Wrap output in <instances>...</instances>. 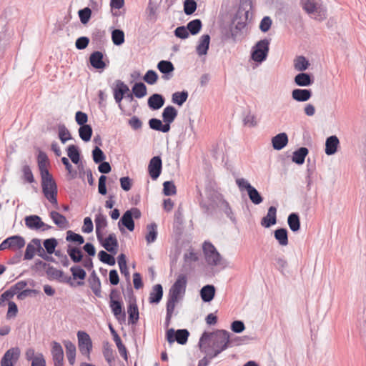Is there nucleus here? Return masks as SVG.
Listing matches in <instances>:
<instances>
[{
    "label": "nucleus",
    "instance_id": "1",
    "mask_svg": "<svg viewBox=\"0 0 366 366\" xmlns=\"http://www.w3.org/2000/svg\"><path fill=\"white\" fill-rule=\"evenodd\" d=\"M249 13V9L243 5L239 6L229 26L223 29L222 31V41L235 44L243 39Z\"/></svg>",
    "mask_w": 366,
    "mask_h": 366
},
{
    "label": "nucleus",
    "instance_id": "2",
    "mask_svg": "<svg viewBox=\"0 0 366 366\" xmlns=\"http://www.w3.org/2000/svg\"><path fill=\"white\" fill-rule=\"evenodd\" d=\"M210 341L213 349L222 352L229 347V332L224 330H217L212 332L204 331L199 338L198 346L202 347V345L208 344Z\"/></svg>",
    "mask_w": 366,
    "mask_h": 366
},
{
    "label": "nucleus",
    "instance_id": "3",
    "mask_svg": "<svg viewBox=\"0 0 366 366\" xmlns=\"http://www.w3.org/2000/svg\"><path fill=\"white\" fill-rule=\"evenodd\" d=\"M205 193L209 202L207 203L204 199H199V207L204 214L212 215L219 203H222L224 199L222 194L209 186L206 187Z\"/></svg>",
    "mask_w": 366,
    "mask_h": 366
},
{
    "label": "nucleus",
    "instance_id": "4",
    "mask_svg": "<svg viewBox=\"0 0 366 366\" xmlns=\"http://www.w3.org/2000/svg\"><path fill=\"white\" fill-rule=\"evenodd\" d=\"M187 277L185 274H179L170 287L167 305L175 307L179 297L184 295L187 287Z\"/></svg>",
    "mask_w": 366,
    "mask_h": 366
},
{
    "label": "nucleus",
    "instance_id": "5",
    "mask_svg": "<svg viewBox=\"0 0 366 366\" xmlns=\"http://www.w3.org/2000/svg\"><path fill=\"white\" fill-rule=\"evenodd\" d=\"M301 3L303 9L308 14H312L315 19L322 21L326 18L327 10L320 0H301Z\"/></svg>",
    "mask_w": 366,
    "mask_h": 366
},
{
    "label": "nucleus",
    "instance_id": "6",
    "mask_svg": "<svg viewBox=\"0 0 366 366\" xmlns=\"http://www.w3.org/2000/svg\"><path fill=\"white\" fill-rule=\"evenodd\" d=\"M203 252L205 256L206 262L211 266L223 265L226 264L218 252L215 247L209 242H204L202 246Z\"/></svg>",
    "mask_w": 366,
    "mask_h": 366
},
{
    "label": "nucleus",
    "instance_id": "7",
    "mask_svg": "<svg viewBox=\"0 0 366 366\" xmlns=\"http://www.w3.org/2000/svg\"><path fill=\"white\" fill-rule=\"evenodd\" d=\"M269 50V40L267 39L257 41L251 51V59L259 64L267 59Z\"/></svg>",
    "mask_w": 366,
    "mask_h": 366
},
{
    "label": "nucleus",
    "instance_id": "8",
    "mask_svg": "<svg viewBox=\"0 0 366 366\" xmlns=\"http://www.w3.org/2000/svg\"><path fill=\"white\" fill-rule=\"evenodd\" d=\"M189 336V332L187 329L176 330L174 328H170L167 330L165 337L169 344L177 342L178 344L183 345L187 342Z\"/></svg>",
    "mask_w": 366,
    "mask_h": 366
},
{
    "label": "nucleus",
    "instance_id": "9",
    "mask_svg": "<svg viewBox=\"0 0 366 366\" xmlns=\"http://www.w3.org/2000/svg\"><path fill=\"white\" fill-rule=\"evenodd\" d=\"M42 192L46 199L53 204L55 208H58L57 194L58 189L55 180L46 182L41 184Z\"/></svg>",
    "mask_w": 366,
    "mask_h": 366
},
{
    "label": "nucleus",
    "instance_id": "10",
    "mask_svg": "<svg viewBox=\"0 0 366 366\" xmlns=\"http://www.w3.org/2000/svg\"><path fill=\"white\" fill-rule=\"evenodd\" d=\"M78 347L83 355L89 356L92 350V342L87 332L79 330L77 332Z\"/></svg>",
    "mask_w": 366,
    "mask_h": 366
},
{
    "label": "nucleus",
    "instance_id": "11",
    "mask_svg": "<svg viewBox=\"0 0 366 366\" xmlns=\"http://www.w3.org/2000/svg\"><path fill=\"white\" fill-rule=\"evenodd\" d=\"M25 245L24 239L19 235H13L5 239L0 244V251L6 249H21Z\"/></svg>",
    "mask_w": 366,
    "mask_h": 366
},
{
    "label": "nucleus",
    "instance_id": "12",
    "mask_svg": "<svg viewBox=\"0 0 366 366\" xmlns=\"http://www.w3.org/2000/svg\"><path fill=\"white\" fill-rule=\"evenodd\" d=\"M115 86L113 88L114 98L115 102L118 104L120 109H123L122 106V101L125 95L129 92V86L122 81L117 79L114 82Z\"/></svg>",
    "mask_w": 366,
    "mask_h": 366
},
{
    "label": "nucleus",
    "instance_id": "13",
    "mask_svg": "<svg viewBox=\"0 0 366 366\" xmlns=\"http://www.w3.org/2000/svg\"><path fill=\"white\" fill-rule=\"evenodd\" d=\"M21 351L18 347L8 350L1 360V366H14L20 357Z\"/></svg>",
    "mask_w": 366,
    "mask_h": 366
},
{
    "label": "nucleus",
    "instance_id": "14",
    "mask_svg": "<svg viewBox=\"0 0 366 366\" xmlns=\"http://www.w3.org/2000/svg\"><path fill=\"white\" fill-rule=\"evenodd\" d=\"M162 170V161L160 156L153 157L148 164V172L153 180H156L160 176Z\"/></svg>",
    "mask_w": 366,
    "mask_h": 366
},
{
    "label": "nucleus",
    "instance_id": "15",
    "mask_svg": "<svg viewBox=\"0 0 366 366\" xmlns=\"http://www.w3.org/2000/svg\"><path fill=\"white\" fill-rule=\"evenodd\" d=\"M99 242L109 252L113 254H117L119 243L114 233L109 234L106 238H104V234H102V239L99 241Z\"/></svg>",
    "mask_w": 366,
    "mask_h": 366
},
{
    "label": "nucleus",
    "instance_id": "16",
    "mask_svg": "<svg viewBox=\"0 0 366 366\" xmlns=\"http://www.w3.org/2000/svg\"><path fill=\"white\" fill-rule=\"evenodd\" d=\"M109 307L116 319L120 324L126 321V313L122 300L109 301Z\"/></svg>",
    "mask_w": 366,
    "mask_h": 366
},
{
    "label": "nucleus",
    "instance_id": "17",
    "mask_svg": "<svg viewBox=\"0 0 366 366\" xmlns=\"http://www.w3.org/2000/svg\"><path fill=\"white\" fill-rule=\"evenodd\" d=\"M157 69L162 74V79L169 80L173 76L174 71V64L169 60H161L157 65Z\"/></svg>",
    "mask_w": 366,
    "mask_h": 366
},
{
    "label": "nucleus",
    "instance_id": "18",
    "mask_svg": "<svg viewBox=\"0 0 366 366\" xmlns=\"http://www.w3.org/2000/svg\"><path fill=\"white\" fill-rule=\"evenodd\" d=\"M101 208L99 209V212L95 216V227H96V234L98 241H101L102 239V234H104L102 230L104 229L107 225V217L101 212Z\"/></svg>",
    "mask_w": 366,
    "mask_h": 366
},
{
    "label": "nucleus",
    "instance_id": "19",
    "mask_svg": "<svg viewBox=\"0 0 366 366\" xmlns=\"http://www.w3.org/2000/svg\"><path fill=\"white\" fill-rule=\"evenodd\" d=\"M51 355L54 366H64V350L57 342H52Z\"/></svg>",
    "mask_w": 366,
    "mask_h": 366
},
{
    "label": "nucleus",
    "instance_id": "20",
    "mask_svg": "<svg viewBox=\"0 0 366 366\" xmlns=\"http://www.w3.org/2000/svg\"><path fill=\"white\" fill-rule=\"evenodd\" d=\"M89 63L96 69H104L107 64L104 60V54L100 51H94L90 54Z\"/></svg>",
    "mask_w": 366,
    "mask_h": 366
},
{
    "label": "nucleus",
    "instance_id": "21",
    "mask_svg": "<svg viewBox=\"0 0 366 366\" xmlns=\"http://www.w3.org/2000/svg\"><path fill=\"white\" fill-rule=\"evenodd\" d=\"M118 227L122 234L125 232L124 227H126L130 232L134 231L135 223L131 217L130 212H125L123 214L118 222Z\"/></svg>",
    "mask_w": 366,
    "mask_h": 366
},
{
    "label": "nucleus",
    "instance_id": "22",
    "mask_svg": "<svg viewBox=\"0 0 366 366\" xmlns=\"http://www.w3.org/2000/svg\"><path fill=\"white\" fill-rule=\"evenodd\" d=\"M294 82L299 86H310L314 83V76L310 73L302 71L295 76Z\"/></svg>",
    "mask_w": 366,
    "mask_h": 366
},
{
    "label": "nucleus",
    "instance_id": "23",
    "mask_svg": "<svg viewBox=\"0 0 366 366\" xmlns=\"http://www.w3.org/2000/svg\"><path fill=\"white\" fill-rule=\"evenodd\" d=\"M46 272L49 279H56L60 282L72 285V282H71V279L70 277L64 276L63 271L59 270L51 265L48 268V269L46 270Z\"/></svg>",
    "mask_w": 366,
    "mask_h": 366
},
{
    "label": "nucleus",
    "instance_id": "24",
    "mask_svg": "<svg viewBox=\"0 0 366 366\" xmlns=\"http://www.w3.org/2000/svg\"><path fill=\"white\" fill-rule=\"evenodd\" d=\"M277 223V208L274 206L269 207L267 214L261 220V225L269 228Z\"/></svg>",
    "mask_w": 366,
    "mask_h": 366
},
{
    "label": "nucleus",
    "instance_id": "25",
    "mask_svg": "<svg viewBox=\"0 0 366 366\" xmlns=\"http://www.w3.org/2000/svg\"><path fill=\"white\" fill-rule=\"evenodd\" d=\"M312 96V92L310 89H295L292 92V98L299 102H307Z\"/></svg>",
    "mask_w": 366,
    "mask_h": 366
},
{
    "label": "nucleus",
    "instance_id": "26",
    "mask_svg": "<svg viewBox=\"0 0 366 366\" xmlns=\"http://www.w3.org/2000/svg\"><path fill=\"white\" fill-rule=\"evenodd\" d=\"M177 114L178 112L174 107L171 105L167 106L162 113V121L167 126H170L177 117Z\"/></svg>",
    "mask_w": 366,
    "mask_h": 366
},
{
    "label": "nucleus",
    "instance_id": "27",
    "mask_svg": "<svg viewBox=\"0 0 366 366\" xmlns=\"http://www.w3.org/2000/svg\"><path fill=\"white\" fill-rule=\"evenodd\" d=\"M165 103V98L160 94H153L147 100L148 107L152 110H158L162 108Z\"/></svg>",
    "mask_w": 366,
    "mask_h": 366
},
{
    "label": "nucleus",
    "instance_id": "28",
    "mask_svg": "<svg viewBox=\"0 0 366 366\" xmlns=\"http://www.w3.org/2000/svg\"><path fill=\"white\" fill-rule=\"evenodd\" d=\"M288 143V136L285 132L279 133L272 138V147L275 150H281Z\"/></svg>",
    "mask_w": 366,
    "mask_h": 366
},
{
    "label": "nucleus",
    "instance_id": "29",
    "mask_svg": "<svg viewBox=\"0 0 366 366\" xmlns=\"http://www.w3.org/2000/svg\"><path fill=\"white\" fill-rule=\"evenodd\" d=\"M339 139L335 135H332L327 138L325 142V154L328 156L335 154L337 151L339 146Z\"/></svg>",
    "mask_w": 366,
    "mask_h": 366
},
{
    "label": "nucleus",
    "instance_id": "30",
    "mask_svg": "<svg viewBox=\"0 0 366 366\" xmlns=\"http://www.w3.org/2000/svg\"><path fill=\"white\" fill-rule=\"evenodd\" d=\"M25 225L30 229L39 230L41 226L44 225V222L41 218L36 214L26 216L24 219Z\"/></svg>",
    "mask_w": 366,
    "mask_h": 366
},
{
    "label": "nucleus",
    "instance_id": "31",
    "mask_svg": "<svg viewBox=\"0 0 366 366\" xmlns=\"http://www.w3.org/2000/svg\"><path fill=\"white\" fill-rule=\"evenodd\" d=\"M216 289L213 285H206L200 290V297L203 302H209L215 296Z\"/></svg>",
    "mask_w": 366,
    "mask_h": 366
},
{
    "label": "nucleus",
    "instance_id": "32",
    "mask_svg": "<svg viewBox=\"0 0 366 366\" xmlns=\"http://www.w3.org/2000/svg\"><path fill=\"white\" fill-rule=\"evenodd\" d=\"M210 36L209 34L202 35L199 40V44L196 47V51L199 56L205 55L209 48Z\"/></svg>",
    "mask_w": 366,
    "mask_h": 366
},
{
    "label": "nucleus",
    "instance_id": "33",
    "mask_svg": "<svg viewBox=\"0 0 366 366\" xmlns=\"http://www.w3.org/2000/svg\"><path fill=\"white\" fill-rule=\"evenodd\" d=\"M92 41L97 47L101 48L106 41L105 31L98 28L94 29L92 34Z\"/></svg>",
    "mask_w": 366,
    "mask_h": 366
},
{
    "label": "nucleus",
    "instance_id": "34",
    "mask_svg": "<svg viewBox=\"0 0 366 366\" xmlns=\"http://www.w3.org/2000/svg\"><path fill=\"white\" fill-rule=\"evenodd\" d=\"M148 124L150 129L162 133L169 132L171 128L170 126H167V124L163 123V121L157 118L150 119L148 122Z\"/></svg>",
    "mask_w": 366,
    "mask_h": 366
},
{
    "label": "nucleus",
    "instance_id": "35",
    "mask_svg": "<svg viewBox=\"0 0 366 366\" xmlns=\"http://www.w3.org/2000/svg\"><path fill=\"white\" fill-rule=\"evenodd\" d=\"M54 223L60 229H66L69 227V222L63 214L56 211H51L49 214Z\"/></svg>",
    "mask_w": 366,
    "mask_h": 366
},
{
    "label": "nucleus",
    "instance_id": "36",
    "mask_svg": "<svg viewBox=\"0 0 366 366\" xmlns=\"http://www.w3.org/2000/svg\"><path fill=\"white\" fill-rule=\"evenodd\" d=\"M163 297V287L162 285L157 284L152 287L149 294V302L150 304H158Z\"/></svg>",
    "mask_w": 366,
    "mask_h": 366
},
{
    "label": "nucleus",
    "instance_id": "37",
    "mask_svg": "<svg viewBox=\"0 0 366 366\" xmlns=\"http://www.w3.org/2000/svg\"><path fill=\"white\" fill-rule=\"evenodd\" d=\"M128 323L135 325L139 320V312L137 302H130L127 307Z\"/></svg>",
    "mask_w": 366,
    "mask_h": 366
},
{
    "label": "nucleus",
    "instance_id": "38",
    "mask_svg": "<svg viewBox=\"0 0 366 366\" xmlns=\"http://www.w3.org/2000/svg\"><path fill=\"white\" fill-rule=\"evenodd\" d=\"M309 153V149L307 147H302L296 149L293 154L292 160L293 162L298 165H302L305 161V158Z\"/></svg>",
    "mask_w": 366,
    "mask_h": 366
},
{
    "label": "nucleus",
    "instance_id": "39",
    "mask_svg": "<svg viewBox=\"0 0 366 366\" xmlns=\"http://www.w3.org/2000/svg\"><path fill=\"white\" fill-rule=\"evenodd\" d=\"M64 345L66 349V355L68 362L71 365H74L76 360V346L70 340L64 341Z\"/></svg>",
    "mask_w": 366,
    "mask_h": 366
},
{
    "label": "nucleus",
    "instance_id": "40",
    "mask_svg": "<svg viewBox=\"0 0 366 366\" xmlns=\"http://www.w3.org/2000/svg\"><path fill=\"white\" fill-rule=\"evenodd\" d=\"M67 254L74 263H79L82 261L84 254L81 249L76 247H72L69 244L67 247Z\"/></svg>",
    "mask_w": 366,
    "mask_h": 366
},
{
    "label": "nucleus",
    "instance_id": "41",
    "mask_svg": "<svg viewBox=\"0 0 366 366\" xmlns=\"http://www.w3.org/2000/svg\"><path fill=\"white\" fill-rule=\"evenodd\" d=\"M70 272H71L74 280H80L77 282V285H80V286L83 285H84L83 280L86 277V271L83 268H81L80 266L74 265L70 268Z\"/></svg>",
    "mask_w": 366,
    "mask_h": 366
},
{
    "label": "nucleus",
    "instance_id": "42",
    "mask_svg": "<svg viewBox=\"0 0 366 366\" xmlns=\"http://www.w3.org/2000/svg\"><path fill=\"white\" fill-rule=\"evenodd\" d=\"M66 151L68 157L74 164H79V163L81 162V154L76 145H69Z\"/></svg>",
    "mask_w": 366,
    "mask_h": 366
},
{
    "label": "nucleus",
    "instance_id": "43",
    "mask_svg": "<svg viewBox=\"0 0 366 366\" xmlns=\"http://www.w3.org/2000/svg\"><path fill=\"white\" fill-rule=\"evenodd\" d=\"M274 237L282 246L288 244V232L286 228H277L274 231Z\"/></svg>",
    "mask_w": 366,
    "mask_h": 366
},
{
    "label": "nucleus",
    "instance_id": "44",
    "mask_svg": "<svg viewBox=\"0 0 366 366\" xmlns=\"http://www.w3.org/2000/svg\"><path fill=\"white\" fill-rule=\"evenodd\" d=\"M103 355L109 366H114L115 356L114 350L108 342L104 343Z\"/></svg>",
    "mask_w": 366,
    "mask_h": 366
},
{
    "label": "nucleus",
    "instance_id": "45",
    "mask_svg": "<svg viewBox=\"0 0 366 366\" xmlns=\"http://www.w3.org/2000/svg\"><path fill=\"white\" fill-rule=\"evenodd\" d=\"M287 223L290 229L293 232H297L300 229V219L298 213L292 212L287 217Z\"/></svg>",
    "mask_w": 366,
    "mask_h": 366
},
{
    "label": "nucleus",
    "instance_id": "46",
    "mask_svg": "<svg viewBox=\"0 0 366 366\" xmlns=\"http://www.w3.org/2000/svg\"><path fill=\"white\" fill-rule=\"evenodd\" d=\"M189 97L188 92L186 90H183L182 92H176L172 95V102L174 104H177L178 106H182L186 101L187 100Z\"/></svg>",
    "mask_w": 366,
    "mask_h": 366
},
{
    "label": "nucleus",
    "instance_id": "47",
    "mask_svg": "<svg viewBox=\"0 0 366 366\" xmlns=\"http://www.w3.org/2000/svg\"><path fill=\"white\" fill-rule=\"evenodd\" d=\"M93 134L92 127L89 124L80 126L79 128V135L85 142H89Z\"/></svg>",
    "mask_w": 366,
    "mask_h": 366
},
{
    "label": "nucleus",
    "instance_id": "48",
    "mask_svg": "<svg viewBox=\"0 0 366 366\" xmlns=\"http://www.w3.org/2000/svg\"><path fill=\"white\" fill-rule=\"evenodd\" d=\"M309 61L304 56H298L294 60V67L299 71L307 70L310 66Z\"/></svg>",
    "mask_w": 366,
    "mask_h": 366
},
{
    "label": "nucleus",
    "instance_id": "49",
    "mask_svg": "<svg viewBox=\"0 0 366 366\" xmlns=\"http://www.w3.org/2000/svg\"><path fill=\"white\" fill-rule=\"evenodd\" d=\"M147 234H146V240L148 244L155 242L157 237V225L153 222L147 226Z\"/></svg>",
    "mask_w": 366,
    "mask_h": 366
},
{
    "label": "nucleus",
    "instance_id": "50",
    "mask_svg": "<svg viewBox=\"0 0 366 366\" xmlns=\"http://www.w3.org/2000/svg\"><path fill=\"white\" fill-rule=\"evenodd\" d=\"M242 122L244 126H247L249 127H254L257 126V122L256 121V117L254 114H252L250 109H248L247 111H244L242 113Z\"/></svg>",
    "mask_w": 366,
    "mask_h": 366
},
{
    "label": "nucleus",
    "instance_id": "51",
    "mask_svg": "<svg viewBox=\"0 0 366 366\" xmlns=\"http://www.w3.org/2000/svg\"><path fill=\"white\" fill-rule=\"evenodd\" d=\"M199 347L202 352L206 354V357L210 360L218 356L221 352L218 350L213 349L212 346L209 344L202 345Z\"/></svg>",
    "mask_w": 366,
    "mask_h": 366
},
{
    "label": "nucleus",
    "instance_id": "52",
    "mask_svg": "<svg viewBox=\"0 0 366 366\" xmlns=\"http://www.w3.org/2000/svg\"><path fill=\"white\" fill-rule=\"evenodd\" d=\"M252 340V337H249V336H242V337H237L234 335H230V333L229 332V347H234V346H239L244 343H246L247 341Z\"/></svg>",
    "mask_w": 366,
    "mask_h": 366
},
{
    "label": "nucleus",
    "instance_id": "53",
    "mask_svg": "<svg viewBox=\"0 0 366 366\" xmlns=\"http://www.w3.org/2000/svg\"><path fill=\"white\" fill-rule=\"evenodd\" d=\"M58 136L62 144L72 139L71 133L64 124H58Z\"/></svg>",
    "mask_w": 366,
    "mask_h": 366
},
{
    "label": "nucleus",
    "instance_id": "54",
    "mask_svg": "<svg viewBox=\"0 0 366 366\" xmlns=\"http://www.w3.org/2000/svg\"><path fill=\"white\" fill-rule=\"evenodd\" d=\"M133 94L138 99L147 95V86L143 82H136L132 89Z\"/></svg>",
    "mask_w": 366,
    "mask_h": 366
},
{
    "label": "nucleus",
    "instance_id": "55",
    "mask_svg": "<svg viewBox=\"0 0 366 366\" xmlns=\"http://www.w3.org/2000/svg\"><path fill=\"white\" fill-rule=\"evenodd\" d=\"M112 40L116 46H121L124 43V32L119 29H115L112 31Z\"/></svg>",
    "mask_w": 366,
    "mask_h": 366
},
{
    "label": "nucleus",
    "instance_id": "56",
    "mask_svg": "<svg viewBox=\"0 0 366 366\" xmlns=\"http://www.w3.org/2000/svg\"><path fill=\"white\" fill-rule=\"evenodd\" d=\"M249 189L247 194L250 201L256 205L261 204L263 202V197L257 189L254 187H249Z\"/></svg>",
    "mask_w": 366,
    "mask_h": 366
},
{
    "label": "nucleus",
    "instance_id": "57",
    "mask_svg": "<svg viewBox=\"0 0 366 366\" xmlns=\"http://www.w3.org/2000/svg\"><path fill=\"white\" fill-rule=\"evenodd\" d=\"M202 24L200 19H196L190 21L187 25V28L189 31V32L192 35H196L197 34L200 30L202 29Z\"/></svg>",
    "mask_w": 366,
    "mask_h": 366
},
{
    "label": "nucleus",
    "instance_id": "58",
    "mask_svg": "<svg viewBox=\"0 0 366 366\" xmlns=\"http://www.w3.org/2000/svg\"><path fill=\"white\" fill-rule=\"evenodd\" d=\"M66 240L67 242L76 243L79 245H81L84 242V238L82 235L75 233L71 230H68L66 232Z\"/></svg>",
    "mask_w": 366,
    "mask_h": 366
},
{
    "label": "nucleus",
    "instance_id": "59",
    "mask_svg": "<svg viewBox=\"0 0 366 366\" xmlns=\"http://www.w3.org/2000/svg\"><path fill=\"white\" fill-rule=\"evenodd\" d=\"M43 245L46 251V253L51 254L55 252V249L58 245L57 239L54 237L46 239L43 242Z\"/></svg>",
    "mask_w": 366,
    "mask_h": 366
},
{
    "label": "nucleus",
    "instance_id": "60",
    "mask_svg": "<svg viewBox=\"0 0 366 366\" xmlns=\"http://www.w3.org/2000/svg\"><path fill=\"white\" fill-rule=\"evenodd\" d=\"M98 257L102 262L107 264L108 265L110 266H113L116 263L115 258L114 257V256L110 254H108L104 250H101L99 252Z\"/></svg>",
    "mask_w": 366,
    "mask_h": 366
},
{
    "label": "nucleus",
    "instance_id": "61",
    "mask_svg": "<svg viewBox=\"0 0 366 366\" xmlns=\"http://www.w3.org/2000/svg\"><path fill=\"white\" fill-rule=\"evenodd\" d=\"M89 287L97 297H102V285L99 278L88 280Z\"/></svg>",
    "mask_w": 366,
    "mask_h": 366
},
{
    "label": "nucleus",
    "instance_id": "62",
    "mask_svg": "<svg viewBox=\"0 0 366 366\" xmlns=\"http://www.w3.org/2000/svg\"><path fill=\"white\" fill-rule=\"evenodd\" d=\"M159 79L157 73L152 69L148 70L143 76V80L149 85H154Z\"/></svg>",
    "mask_w": 366,
    "mask_h": 366
},
{
    "label": "nucleus",
    "instance_id": "63",
    "mask_svg": "<svg viewBox=\"0 0 366 366\" xmlns=\"http://www.w3.org/2000/svg\"><path fill=\"white\" fill-rule=\"evenodd\" d=\"M163 194L165 196H172L177 194V188L172 181H166L163 183Z\"/></svg>",
    "mask_w": 366,
    "mask_h": 366
},
{
    "label": "nucleus",
    "instance_id": "64",
    "mask_svg": "<svg viewBox=\"0 0 366 366\" xmlns=\"http://www.w3.org/2000/svg\"><path fill=\"white\" fill-rule=\"evenodd\" d=\"M92 159L94 163L99 164L106 159V155L99 146L94 147L92 150Z\"/></svg>",
    "mask_w": 366,
    "mask_h": 366
}]
</instances>
